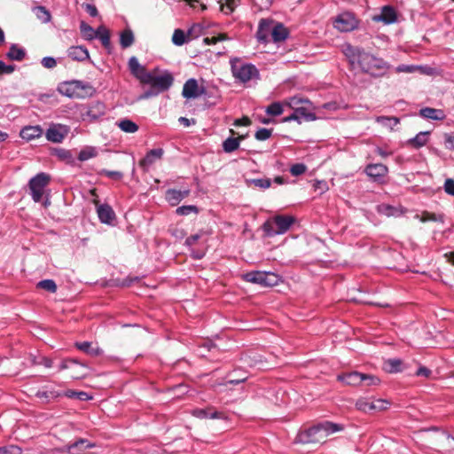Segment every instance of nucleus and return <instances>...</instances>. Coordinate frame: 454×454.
<instances>
[{
    "instance_id": "obj_1",
    "label": "nucleus",
    "mask_w": 454,
    "mask_h": 454,
    "mask_svg": "<svg viewBox=\"0 0 454 454\" xmlns=\"http://www.w3.org/2000/svg\"><path fill=\"white\" fill-rule=\"evenodd\" d=\"M344 53L350 63L356 62L364 73L380 75L389 68L388 63L384 59L366 52L361 48L347 45Z\"/></svg>"
},
{
    "instance_id": "obj_2",
    "label": "nucleus",
    "mask_w": 454,
    "mask_h": 454,
    "mask_svg": "<svg viewBox=\"0 0 454 454\" xmlns=\"http://www.w3.org/2000/svg\"><path fill=\"white\" fill-rule=\"evenodd\" d=\"M173 75L166 71L160 75L150 73V77L146 78L144 84H149L151 87L139 97L140 99H146L155 97L161 92L168 90L173 84Z\"/></svg>"
},
{
    "instance_id": "obj_3",
    "label": "nucleus",
    "mask_w": 454,
    "mask_h": 454,
    "mask_svg": "<svg viewBox=\"0 0 454 454\" xmlns=\"http://www.w3.org/2000/svg\"><path fill=\"white\" fill-rule=\"evenodd\" d=\"M294 223L292 215H278L268 219L262 228L267 237H273L286 233Z\"/></svg>"
},
{
    "instance_id": "obj_4",
    "label": "nucleus",
    "mask_w": 454,
    "mask_h": 454,
    "mask_svg": "<svg viewBox=\"0 0 454 454\" xmlns=\"http://www.w3.org/2000/svg\"><path fill=\"white\" fill-rule=\"evenodd\" d=\"M244 279L262 286H275L281 280L278 274L270 271H250L244 275Z\"/></svg>"
},
{
    "instance_id": "obj_5",
    "label": "nucleus",
    "mask_w": 454,
    "mask_h": 454,
    "mask_svg": "<svg viewBox=\"0 0 454 454\" xmlns=\"http://www.w3.org/2000/svg\"><path fill=\"white\" fill-rule=\"evenodd\" d=\"M50 177L44 173H39L29 181V189L31 192L32 199L35 202L41 201L44 188L49 184Z\"/></svg>"
},
{
    "instance_id": "obj_6",
    "label": "nucleus",
    "mask_w": 454,
    "mask_h": 454,
    "mask_svg": "<svg viewBox=\"0 0 454 454\" xmlns=\"http://www.w3.org/2000/svg\"><path fill=\"white\" fill-rule=\"evenodd\" d=\"M333 26L340 32H350L358 27V20L352 12H342L334 20Z\"/></svg>"
},
{
    "instance_id": "obj_7",
    "label": "nucleus",
    "mask_w": 454,
    "mask_h": 454,
    "mask_svg": "<svg viewBox=\"0 0 454 454\" xmlns=\"http://www.w3.org/2000/svg\"><path fill=\"white\" fill-rule=\"evenodd\" d=\"M388 405L389 403L387 400L377 399L371 401L365 397L359 398L356 403V409L364 412L381 411L387 410Z\"/></svg>"
},
{
    "instance_id": "obj_8",
    "label": "nucleus",
    "mask_w": 454,
    "mask_h": 454,
    "mask_svg": "<svg viewBox=\"0 0 454 454\" xmlns=\"http://www.w3.org/2000/svg\"><path fill=\"white\" fill-rule=\"evenodd\" d=\"M232 73L236 79L247 82L258 76L257 68L251 64L232 65Z\"/></svg>"
},
{
    "instance_id": "obj_9",
    "label": "nucleus",
    "mask_w": 454,
    "mask_h": 454,
    "mask_svg": "<svg viewBox=\"0 0 454 454\" xmlns=\"http://www.w3.org/2000/svg\"><path fill=\"white\" fill-rule=\"evenodd\" d=\"M318 423L309 429L301 432L296 438V441L301 443H321L325 442V438L322 435Z\"/></svg>"
},
{
    "instance_id": "obj_10",
    "label": "nucleus",
    "mask_w": 454,
    "mask_h": 454,
    "mask_svg": "<svg viewBox=\"0 0 454 454\" xmlns=\"http://www.w3.org/2000/svg\"><path fill=\"white\" fill-rule=\"evenodd\" d=\"M69 129L59 123H51L45 132V137L52 143H61L67 136Z\"/></svg>"
},
{
    "instance_id": "obj_11",
    "label": "nucleus",
    "mask_w": 454,
    "mask_h": 454,
    "mask_svg": "<svg viewBox=\"0 0 454 454\" xmlns=\"http://www.w3.org/2000/svg\"><path fill=\"white\" fill-rule=\"evenodd\" d=\"M128 65L130 73L138 79L141 83H144L146 78L150 77V72H147L145 67L139 64L136 57H131L129 59Z\"/></svg>"
},
{
    "instance_id": "obj_12",
    "label": "nucleus",
    "mask_w": 454,
    "mask_h": 454,
    "mask_svg": "<svg viewBox=\"0 0 454 454\" xmlns=\"http://www.w3.org/2000/svg\"><path fill=\"white\" fill-rule=\"evenodd\" d=\"M387 167L381 163L369 164L365 168V173L372 180L380 182L387 174Z\"/></svg>"
},
{
    "instance_id": "obj_13",
    "label": "nucleus",
    "mask_w": 454,
    "mask_h": 454,
    "mask_svg": "<svg viewBox=\"0 0 454 454\" xmlns=\"http://www.w3.org/2000/svg\"><path fill=\"white\" fill-rule=\"evenodd\" d=\"M97 206V213L101 223L110 224L115 218V213L107 204H99L98 200H94Z\"/></svg>"
},
{
    "instance_id": "obj_14",
    "label": "nucleus",
    "mask_w": 454,
    "mask_h": 454,
    "mask_svg": "<svg viewBox=\"0 0 454 454\" xmlns=\"http://www.w3.org/2000/svg\"><path fill=\"white\" fill-rule=\"evenodd\" d=\"M204 92L202 89L200 90L196 79L191 78L185 82L183 87L182 96L185 98H197Z\"/></svg>"
},
{
    "instance_id": "obj_15",
    "label": "nucleus",
    "mask_w": 454,
    "mask_h": 454,
    "mask_svg": "<svg viewBox=\"0 0 454 454\" xmlns=\"http://www.w3.org/2000/svg\"><path fill=\"white\" fill-rule=\"evenodd\" d=\"M273 20L268 19H262L259 22L256 38L259 42L267 43L270 35L271 36V30L273 27Z\"/></svg>"
},
{
    "instance_id": "obj_16",
    "label": "nucleus",
    "mask_w": 454,
    "mask_h": 454,
    "mask_svg": "<svg viewBox=\"0 0 454 454\" xmlns=\"http://www.w3.org/2000/svg\"><path fill=\"white\" fill-rule=\"evenodd\" d=\"M396 20L397 16L395 9L388 5L382 7L380 13L372 17L373 21L383 22L386 25L392 24Z\"/></svg>"
},
{
    "instance_id": "obj_17",
    "label": "nucleus",
    "mask_w": 454,
    "mask_h": 454,
    "mask_svg": "<svg viewBox=\"0 0 454 454\" xmlns=\"http://www.w3.org/2000/svg\"><path fill=\"white\" fill-rule=\"evenodd\" d=\"M164 153L163 149L155 148L150 150L146 155L140 160L139 165L145 171L148 169L156 160H160Z\"/></svg>"
},
{
    "instance_id": "obj_18",
    "label": "nucleus",
    "mask_w": 454,
    "mask_h": 454,
    "mask_svg": "<svg viewBox=\"0 0 454 454\" xmlns=\"http://www.w3.org/2000/svg\"><path fill=\"white\" fill-rule=\"evenodd\" d=\"M198 27L196 26H193L192 28H190L187 33L184 32L183 29L176 28L174 30L173 35H172V43L176 46H182L184 43H186L189 39L192 37V33L195 29Z\"/></svg>"
},
{
    "instance_id": "obj_19",
    "label": "nucleus",
    "mask_w": 454,
    "mask_h": 454,
    "mask_svg": "<svg viewBox=\"0 0 454 454\" xmlns=\"http://www.w3.org/2000/svg\"><path fill=\"white\" fill-rule=\"evenodd\" d=\"M337 379L338 380L342 381L347 385L359 386L363 383L364 373L350 372L348 373L339 374Z\"/></svg>"
},
{
    "instance_id": "obj_20",
    "label": "nucleus",
    "mask_w": 454,
    "mask_h": 454,
    "mask_svg": "<svg viewBox=\"0 0 454 454\" xmlns=\"http://www.w3.org/2000/svg\"><path fill=\"white\" fill-rule=\"evenodd\" d=\"M43 134V130L39 125L26 126L20 132V137L27 141L39 138L42 137Z\"/></svg>"
},
{
    "instance_id": "obj_21",
    "label": "nucleus",
    "mask_w": 454,
    "mask_h": 454,
    "mask_svg": "<svg viewBox=\"0 0 454 454\" xmlns=\"http://www.w3.org/2000/svg\"><path fill=\"white\" fill-rule=\"evenodd\" d=\"M67 56L73 60L84 61L90 59L87 48L83 46H71L67 49Z\"/></svg>"
},
{
    "instance_id": "obj_22",
    "label": "nucleus",
    "mask_w": 454,
    "mask_h": 454,
    "mask_svg": "<svg viewBox=\"0 0 454 454\" xmlns=\"http://www.w3.org/2000/svg\"><path fill=\"white\" fill-rule=\"evenodd\" d=\"M320 430L322 431V435L325 438V441L326 438L337 432H341L344 429V426L338 423H333L331 421H323L318 423Z\"/></svg>"
},
{
    "instance_id": "obj_23",
    "label": "nucleus",
    "mask_w": 454,
    "mask_h": 454,
    "mask_svg": "<svg viewBox=\"0 0 454 454\" xmlns=\"http://www.w3.org/2000/svg\"><path fill=\"white\" fill-rule=\"evenodd\" d=\"M190 194V190L186 189L184 191L168 189L166 192V200L172 205H177L182 200L186 198Z\"/></svg>"
},
{
    "instance_id": "obj_24",
    "label": "nucleus",
    "mask_w": 454,
    "mask_h": 454,
    "mask_svg": "<svg viewBox=\"0 0 454 454\" xmlns=\"http://www.w3.org/2000/svg\"><path fill=\"white\" fill-rule=\"evenodd\" d=\"M192 413L194 417L199 419H225L223 413L214 411L211 407L206 409H194Z\"/></svg>"
},
{
    "instance_id": "obj_25",
    "label": "nucleus",
    "mask_w": 454,
    "mask_h": 454,
    "mask_svg": "<svg viewBox=\"0 0 454 454\" xmlns=\"http://www.w3.org/2000/svg\"><path fill=\"white\" fill-rule=\"evenodd\" d=\"M75 347L79 350L91 356H98L103 353V350L98 345H94L90 341L76 342Z\"/></svg>"
},
{
    "instance_id": "obj_26",
    "label": "nucleus",
    "mask_w": 454,
    "mask_h": 454,
    "mask_svg": "<svg viewBox=\"0 0 454 454\" xmlns=\"http://www.w3.org/2000/svg\"><path fill=\"white\" fill-rule=\"evenodd\" d=\"M419 115L425 119L442 121L446 115L442 109H435L432 107H424L419 110Z\"/></svg>"
},
{
    "instance_id": "obj_27",
    "label": "nucleus",
    "mask_w": 454,
    "mask_h": 454,
    "mask_svg": "<svg viewBox=\"0 0 454 454\" xmlns=\"http://www.w3.org/2000/svg\"><path fill=\"white\" fill-rule=\"evenodd\" d=\"M429 131H421L418 133L414 137L407 140L406 145L412 148L419 149L424 146L428 141Z\"/></svg>"
},
{
    "instance_id": "obj_28",
    "label": "nucleus",
    "mask_w": 454,
    "mask_h": 454,
    "mask_svg": "<svg viewBox=\"0 0 454 454\" xmlns=\"http://www.w3.org/2000/svg\"><path fill=\"white\" fill-rule=\"evenodd\" d=\"M96 446L95 443H91L88 442L86 439H79L72 444H69L67 447L68 452L71 454H80V450H84L87 449H91Z\"/></svg>"
},
{
    "instance_id": "obj_29",
    "label": "nucleus",
    "mask_w": 454,
    "mask_h": 454,
    "mask_svg": "<svg viewBox=\"0 0 454 454\" xmlns=\"http://www.w3.org/2000/svg\"><path fill=\"white\" fill-rule=\"evenodd\" d=\"M288 36V31L286 27H285L282 24L278 23L276 25L273 24V27L271 30V39L275 43H279L285 41Z\"/></svg>"
},
{
    "instance_id": "obj_30",
    "label": "nucleus",
    "mask_w": 454,
    "mask_h": 454,
    "mask_svg": "<svg viewBox=\"0 0 454 454\" xmlns=\"http://www.w3.org/2000/svg\"><path fill=\"white\" fill-rule=\"evenodd\" d=\"M245 138L244 136L239 137H228L223 143V149L225 153H232L239 147L240 142Z\"/></svg>"
},
{
    "instance_id": "obj_31",
    "label": "nucleus",
    "mask_w": 454,
    "mask_h": 454,
    "mask_svg": "<svg viewBox=\"0 0 454 454\" xmlns=\"http://www.w3.org/2000/svg\"><path fill=\"white\" fill-rule=\"evenodd\" d=\"M26 56V51L17 46L16 44H12L9 51L6 53V57L10 60L21 61Z\"/></svg>"
},
{
    "instance_id": "obj_32",
    "label": "nucleus",
    "mask_w": 454,
    "mask_h": 454,
    "mask_svg": "<svg viewBox=\"0 0 454 454\" xmlns=\"http://www.w3.org/2000/svg\"><path fill=\"white\" fill-rule=\"evenodd\" d=\"M134 41V34L130 28H126L120 34V43L122 48L130 47Z\"/></svg>"
},
{
    "instance_id": "obj_33",
    "label": "nucleus",
    "mask_w": 454,
    "mask_h": 454,
    "mask_svg": "<svg viewBox=\"0 0 454 454\" xmlns=\"http://www.w3.org/2000/svg\"><path fill=\"white\" fill-rule=\"evenodd\" d=\"M284 104L294 111L295 109L301 107V105H311V102L308 98L294 96L286 99Z\"/></svg>"
},
{
    "instance_id": "obj_34",
    "label": "nucleus",
    "mask_w": 454,
    "mask_h": 454,
    "mask_svg": "<svg viewBox=\"0 0 454 454\" xmlns=\"http://www.w3.org/2000/svg\"><path fill=\"white\" fill-rule=\"evenodd\" d=\"M377 211L379 214L386 216H397L400 215V211L397 207L384 203L377 207Z\"/></svg>"
},
{
    "instance_id": "obj_35",
    "label": "nucleus",
    "mask_w": 454,
    "mask_h": 454,
    "mask_svg": "<svg viewBox=\"0 0 454 454\" xmlns=\"http://www.w3.org/2000/svg\"><path fill=\"white\" fill-rule=\"evenodd\" d=\"M117 126L126 133H135L138 130V126L129 119H123L117 122Z\"/></svg>"
},
{
    "instance_id": "obj_36",
    "label": "nucleus",
    "mask_w": 454,
    "mask_h": 454,
    "mask_svg": "<svg viewBox=\"0 0 454 454\" xmlns=\"http://www.w3.org/2000/svg\"><path fill=\"white\" fill-rule=\"evenodd\" d=\"M95 33L97 34L96 38H98L101 41L104 47L108 48L110 46V35L108 29L104 26H100L96 29Z\"/></svg>"
},
{
    "instance_id": "obj_37",
    "label": "nucleus",
    "mask_w": 454,
    "mask_h": 454,
    "mask_svg": "<svg viewBox=\"0 0 454 454\" xmlns=\"http://www.w3.org/2000/svg\"><path fill=\"white\" fill-rule=\"evenodd\" d=\"M80 30L85 40L91 41L97 36L96 30L84 21L80 23Z\"/></svg>"
},
{
    "instance_id": "obj_38",
    "label": "nucleus",
    "mask_w": 454,
    "mask_h": 454,
    "mask_svg": "<svg viewBox=\"0 0 454 454\" xmlns=\"http://www.w3.org/2000/svg\"><path fill=\"white\" fill-rule=\"evenodd\" d=\"M98 155V150L92 146H87L82 149L78 154L80 161H85Z\"/></svg>"
},
{
    "instance_id": "obj_39",
    "label": "nucleus",
    "mask_w": 454,
    "mask_h": 454,
    "mask_svg": "<svg viewBox=\"0 0 454 454\" xmlns=\"http://www.w3.org/2000/svg\"><path fill=\"white\" fill-rule=\"evenodd\" d=\"M38 398L43 400L48 403L51 400L57 399L58 397L62 395L61 392L55 390H45V391H38L35 395Z\"/></svg>"
},
{
    "instance_id": "obj_40",
    "label": "nucleus",
    "mask_w": 454,
    "mask_h": 454,
    "mask_svg": "<svg viewBox=\"0 0 454 454\" xmlns=\"http://www.w3.org/2000/svg\"><path fill=\"white\" fill-rule=\"evenodd\" d=\"M296 115L299 119V123L301 122L302 120L305 121H313L316 119V116L313 113L309 112V109L305 106H301L294 110Z\"/></svg>"
},
{
    "instance_id": "obj_41",
    "label": "nucleus",
    "mask_w": 454,
    "mask_h": 454,
    "mask_svg": "<svg viewBox=\"0 0 454 454\" xmlns=\"http://www.w3.org/2000/svg\"><path fill=\"white\" fill-rule=\"evenodd\" d=\"M34 12L37 19L40 20L43 23H48L51 21V15L44 6H37L34 9Z\"/></svg>"
},
{
    "instance_id": "obj_42",
    "label": "nucleus",
    "mask_w": 454,
    "mask_h": 454,
    "mask_svg": "<svg viewBox=\"0 0 454 454\" xmlns=\"http://www.w3.org/2000/svg\"><path fill=\"white\" fill-rule=\"evenodd\" d=\"M284 102H274L266 108V114L272 116H278L284 112Z\"/></svg>"
},
{
    "instance_id": "obj_43",
    "label": "nucleus",
    "mask_w": 454,
    "mask_h": 454,
    "mask_svg": "<svg viewBox=\"0 0 454 454\" xmlns=\"http://www.w3.org/2000/svg\"><path fill=\"white\" fill-rule=\"evenodd\" d=\"M414 217L416 219H419L422 223H426L428 221H432V222H438V221L442 222L443 221L442 215H437L434 213H429L427 211H424L421 215L417 214Z\"/></svg>"
},
{
    "instance_id": "obj_44",
    "label": "nucleus",
    "mask_w": 454,
    "mask_h": 454,
    "mask_svg": "<svg viewBox=\"0 0 454 454\" xmlns=\"http://www.w3.org/2000/svg\"><path fill=\"white\" fill-rule=\"evenodd\" d=\"M36 286L52 294L56 293L57 291V285L52 279L41 280L37 283Z\"/></svg>"
},
{
    "instance_id": "obj_45",
    "label": "nucleus",
    "mask_w": 454,
    "mask_h": 454,
    "mask_svg": "<svg viewBox=\"0 0 454 454\" xmlns=\"http://www.w3.org/2000/svg\"><path fill=\"white\" fill-rule=\"evenodd\" d=\"M62 395H66L69 398H76V399L82 400V401L91 399V396L88 393L83 392V391L77 392V391H74V390H67V391L62 393Z\"/></svg>"
},
{
    "instance_id": "obj_46",
    "label": "nucleus",
    "mask_w": 454,
    "mask_h": 454,
    "mask_svg": "<svg viewBox=\"0 0 454 454\" xmlns=\"http://www.w3.org/2000/svg\"><path fill=\"white\" fill-rule=\"evenodd\" d=\"M377 122L393 129L399 123V119L396 117L380 116L377 118Z\"/></svg>"
},
{
    "instance_id": "obj_47",
    "label": "nucleus",
    "mask_w": 454,
    "mask_h": 454,
    "mask_svg": "<svg viewBox=\"0 0 454 454\" xmlns=\"http://www.w3.org/2000/svg\"><path fill=\"white\" fill-rule=\"evenodd\" d=\"M239 0H225L224 4H222L221 10L225 14H231L237 7Z\"/></svg>"
},
{
    "instance_id": "obj_48",
    "label": "nucleus",
    "mask_w": 454,
    "mask_h": 454,
    "mask_svg": "<svg viewBox=\"0 0 454 454\" xmlns=\"http://www.w3.org/2000/svg\"><path fill=\"white\" fill-rule=\"evenodd\" d=\"M387 371L393 373L401 371L402 362L399 359H390L387 362Z\"/></svg>"
},
{
    "instance_id": "obj_49",
    "label": "nucleus",
    "mask_w": 454,
    "mask_h": 454,
    "mask_svg": "<svg viewBox=\"0 0 454 454\" xmlns=\"http://www.w3.org/2000/svg\"><path fill=\"white\" fill-rule=\"evenodd\" d=\"M271 134L272 129L262 128L255 132L254 137L259 141H265L270 137Z\"/></svg>"
},
{
    "instance_id": "obj_50",
    "label": "nucleus",
    "mask_w": 454,
    "mask_h": 454,
    "mask_svg": "<svg viewBox=\"0 0 454 454\" xmlns=\"http://www.w3.org/2000/svg\"><path fill=\"white\" fill-rule=\"evenodd\" d=\"M176 214L179 215H188L192 213H198V208L195 206L189 205V206H182L176 208Z\"/></svg>"
},
{
    "instance_id": "obj_51",
    "label": "nucleus",
    "mask_w": 454,
    "mask_h": 454,
    "mask_svg": "<svg viewBox=\"0 0 454 454\" xmlns=\"http://www.w3.org/2000/svg\"><path fill=\"white\" fill-rule=\"evenodd\" d=\"M250 183L254 186L262 189L269 188L271 184V181L270 178H255L250 180Z\"/></svg>"
},
{
    "instance_id": "obj_52",
    "label": "nucleus",
    "mask_w": 454,
    "mask_h": 454,
    "mask_svg": "<svg viewBox=\"0 0 454 454\" xmlns=\"http://www.w3.org/2000/svg\"><path fill=\"white\" fill-rule=\"evenodd\" d=\"M98 175L106 176L114 179V180H120L123 176V174L120 171H113V170H107V169H101L100 171H98Z\"/></svg>"
},
{
    "instance_id": "obj_53",
    "label": "nucleus",
    "mask_w": 454,
    "mask_h": 454,
    "mask_svg": "<svg viewBox=\"0 0 454 454\" xmlns=\"http://www.w3.org/2000/svg\"><path fill=\"white\" fill-rule=\"evenodd\" d=\"M307 170V167L302 164V163H296V164H294L291 168H290V173L294 176H301L302 175L303 173H305V171Z\"/></svg>"
},
{
    "instance_id": "obj_54",
    "label": "nucleus",
    "mask_w": 454,
    "mask_h": 454,
    "mask_svg": "<svg viewBox=\"0 0 454 454\" xmlns=\"http://www.w3.org/2000/svg\"><path fill=\"white\" fill-rule=\"evenodd\" d=\"M228 37L226 35L224 34H220L216 36H212V37H205L203 39V43L207 45H209V44H216L218 42H222V41H224V40H227Z\"/></svg>"
},
{
    "instance_id": "obj_55",
    "label": "nucleus",
    "mask_w": 454,
    "mask_h": 454,
    "mask_svg": "<svg viewBox=\"0 0 454 454\" xmlns=\"http://www.w3.org/2000/svg\"><path fill=\"white\" fill-rule=\"evenodd\" d=\"M21 453H22L21 448H20L16 445L1 447L0 454H21Z\"/></svg>"
},
{
    "instance_id": "obj_56",
    "label": "nucleus",
    "mask_w": 454,
    "mask_h": 454,
    "mask_svg": "<svg viewBox=\"0 0 454 454\" xmlns=\"http://www.w3.org/2000/svg\"><path fill=\"white\" fill-rule=\"evenodd\" d=\"M380 382V380L372 375L370 374H364L363 383L364 386H375L378 385Z\"/></svg>"
},
{
    "instance_id": "obj_57",
    "label": "nucleus",
    "mask_w": 454,
    "mask_h": 454,
    "mask_svg": "<svg viewBox=\"0 0 454 454\" xmlns=\"http://www.w3.org/2000/svg\"><path fill=\"white\" fill-rule=\"evenodd\" d=\"M41 64L43 67L51 69L57 66V60L52 57H44L42 59Z\"/></svg>"
},
{
    "instance_id": "obj_58",
    "label": "nucleus",
    "mask_w": 454,
    "mask_h": 454,
    "mask_svg": "<svg viewBox=\"0 0 454 454\" xmlns=\"http://www.w3.org/2000/svg\"><path fill=\"white\" fill-rule=\"evenodd\" d=\"M418 68H419V67L413 66V65H399L395 68V71L397 73H413Z\"/></svg>"
},
{
    "instance_id": "obj_59",
    "label": "nucleus",
    "mask_w": 454,
    "mask_h": 454,
    "mask_svg": "<svg viewBox=\"0 0 454 454\" xmlns=\"http://www.w3.org/2000/svg\"><path fill=\"white\" fill-rule=\"evenodd\" d=\"M444 191L450 195H454V180L447 179L444 184Z\"/></svg>"
},
{
    "instance_id": "obj_60",
    "label": "nucleus",
    "mask_w": 454,
    "mask_h": 454,
    "mask_svg": "<svg viewBox=\"0 0 454 454\" xmlns=\"http://www.w3.org/2000/svg\"><path fill=\"white\" fill-rule=\"evenodd\" d=\"M184 1L187 2L193 8L200 7L201 11H204L207 9V6L203 3L202 0H184Z\"/></svg>"
},
{
    "instance_id": "obj_61",
    "label": "nucleus",
    "mask_w": 454,
    "mask_h": 454,
    "mask_svg": "<svg viewBox=\"0 0 454 454\" xmlns=\"http://www.w3.org/2000/svg\"><path fill=\"white\" fill-rule=\"evenodd\" d=\"M200 237H201L200 233H196V234L191 235L190 237H188L186 239L185 244L188 246H193L197 243V241L200 239Z\"/></svg>"
},
{
    "instance_id": "obj_62",
    "label": "nucleus",
    "mask_w": 454,
    "mask_h": 454,
    "mask_svg": "<svg viewBox=\"0 0 454 454\" xmlns=\"http://www.w3.org/2000/svg\"><path fill=\"white\" fill-rule=\"evenodd\" d=\"M431 373H432L431 370H429L428 368L424 367V366L419 367L416 372V374L418 376H422L425 378H429Z\"/></svg>"
},
{
    "instance_id": "obj_63",
    "label": "nucleus",
    "mask_w": 454,
    "mask_h": 454,
    "mask_svg": "<svg viewBox=\"0 0 454 454\" xmlns=\"http://www.w3.org/2000/svg\"><path fill=\"white\" fill-rule=\"evenodd\" d=\"M85 10L91 17H96L98 14L96 6L93 4H86Z\"/></svg>"
},
{
    "instance_id": "obj_64",
    "label": "nucleus",
    "mask_w": 454,
    "mask_h": 454,
    "mask_svg": "<svg viewBox=\"0 0 454 454\" xmlns=\"http://www.w3.org/2000/svg\"><path fill=\"white\" fill-rule=\"evenodd\" d=\"M57 154L59 158L63 160H70L72 158L70 151L65 149L59 150Z\"/></svg>"
}]
</instances>
